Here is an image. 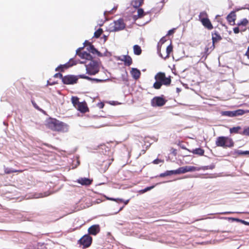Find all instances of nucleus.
<instances>
[{
  "label": "nucleus",
  "mask_w": 249,
  "mask_h": 249,
  "mask_svg": "<svg viewBox=\"0 0 249 249\" xmlns=\"http://www.w3.org/2000/svg\"><path fill=\"white\" fill-rule=\"evenodd\" d=\"M125 25L123 19L120 18L114 22L112 30L114 31H119L123 30L125 28Z\"/></svg>",
  "instance_id": "nucleus-9"
},
{
  "label": "nucleus",
  "mask_w": 249,
  "mask_h": 249,
  "mask_svg": "<svg viewBox=\"0 0 249 249\" xmlns=\"http://www.w3.org/2000/svg\"><path fill=\"white\" fill-rule=\"evenodd\" d=\"M174 29H171V30H170L168 33H167V35L168 36H170V35H172L173 34H174Z\"/></svg>",
  "instance_id": "nucleus-50"
},
{
  "label": "nucleus",
  "mask_w": 249,
  "mask_h": 249,
  "mask_svg": "<svg viewBox=\"0 0 249 249\" xmlns=\"http://www.w3.org/2000/svg\"><path fill=\"white\" fill-rule=\"evenodd\" d=\"M123 209V208H121L120 209V211L122 210Z\"/></svg>",
  "instance_id": "nucleus-57"
},
{
  "label": "nucleus",
  "mask_w": 249,
  "mask_h": 249,
  "mask_svg": "<svg viewBox=\"0 0 249 249\" xmlns=\"http://www.w3.org/2000/svg\"><path fill=\"white\" fill-rule=\"evenodd\" d=\"M201 23L208 30H212L213 28V25L209 18L205 20H203Z\"/></svg>",
  "instance_id": "nucleus-18"
},
{
  "label": "nucleus",
  "mask_w": 249,
  "mask_h": 249,
  "mask_svg": "<svg viewBox=\"0 0 249 249\" xmlns=\"http://www.w3.org/2000/svg\"><path fill=\"white\" fill-rule=\"evenodd\" d=\"M121 60L124 61V65L127 66H129L132 64V59L129 55H124Z\"/></svg>",
  "instance_id": "nucleus-21"
},
{
  "label": "nucleus",
  "mask_w": 249,
  "mask_h": 249,
  "mask_svg": "<svg viewBox=\"0 0 249 249\" xmlns=\"http://www.w3.org/2000/svg\"><path fill=\"white\" fill-rule=\"evenodd\" d=\"M157 50L159 55L164 59L168 58L169 57V55L173 51V46L171 44L168 45L166 48V53L163 55L161 52V46H160L159 44L157 46Z\"/></svg>",
  "instance_id": "nucleus-10"
},
{
  "label": "nucleus",
  "mask_w": 249,
  "mask_h": 249,
  "mask_svg": "<svg viewBox=\"0 0 249 249\" xmlns=\"http://www.w3.org/2000/svg\"><path fill=\"white\" fill-rule=\"evenodd\" d=\"M144 15L143 10L142 8L138 9V18H142Z\"/></svg>",
  "instance_id": "nucleus-39"
},
{
  "label": "nucleus",
  "mask_w": 249,
  "mask_h": 249,
  "mask_svg": "<svg viewBox=\"0 0 249 249\" xmlns=\"http://www.w3.org/2000/svg\"><path fill=\"white\" fill-rule=\"evenodd\" d=\"M180 174L185 173L188 172H192L196 170V167L195 166H186L179 167Z\"/></svg>",
  "instance_id": "nucleus-17"
},
{
  "label": "nucleus",
  "mask_w": 249,
  "mask_h": 249,
  "mask_svg": "<svg viewBox=\"0 0 249 249\" xmlns=\"http://www.w3.org/2000/svg\"><path fill=\"white\" fill-rule=\"evenodd\" d=\"M247 30V28H244V29H241L239 27L237 26V27H234L233 28V31L234 34H237L240 32H244Z\"/></svg>",
  "instance_id": "nucleus-33"
},
{
  "label": "nucleus",
  "mask_w": 249,
  "mask_h": 249,
  "mask_svg": "<svg viewBox=\"0 0 249 249\" xmlns=\"http://www.w3.org/2000/svg\"><path fill=\"white\" fill-rule=\"evenodd\" d=\"M103 29L101 28H99L97 31H96L94 34V37L95 38H98L103 33Z\"/></svg>",
  "instance_id": "nucleus-36"
},
{
  "label": "nucleus",
  "mask_w": 249,
  "mask_h": 249,
  "mask_svg": "<svg viewBox=\"0 0 249 249\" xmlns=\"http://www.w3.org/2000/svg\"><path fill=\"white\" fill-rule=\"evenodd\" d=\"M131 74L134 79L137 80L141 76V71L136 68H132L130 71Z\"/></svg>",
  "instance_id": "nucleus-20"
},
{
  "label": "nucleus",
  "mask_w": 249,
  "mask_h": 249,
  "mask_svg": "<svg viewBox=\"0 0 249 249\" xmlns=\"http://www.w3.org/2000/svg\"><path fill=\"white\" fill-rule=\"evenodd\" d=\"M239 153L241 154H244V155L249 154V151H244V152H240Z\"/></svg>",
  "instance_id": "nucleus-53"
},
{
  "label": "nucleus",
  "mask_w": 249,
  "mask_h": 249,
  "mask_svg": "<svg viewBox=\"0 0 249 249\" xmlns=\"http://www.w3.org/2000/svg\"><path fill=\"white\" fill-rule=\"evenodd\" d=\"M215 48V45L213 43L209 42L205 48V53L207 55Z\"/></svg>",
  "instance_id": "nucleus-22"
},
{
  "label": "nucleus",
  "mask_w": 249,
  "mask_h": 249,
  "mask_svg": "<svg viewBox=\"0 0 249 249\" xmlns=\"http://www.w3.org/2000/svg\"><path fill=\"white\" fill-rule=\"evenodd\" d=\"M32 105L33 106H34V107L37 110H39V111H40L41 112H44V111L41 109L37 105V104H36V103L35 102V101L34 100H32Z\"/></svg>",
  "instance_id": "nucleus-41"
},
{
  "label": "nucleus",
  "mask_w": 249,
  "mask_h": 249,
  "mask_svg": "<svg viewBox=\"0 0 249 249\" xmlns=\"http://www.w3.org/2000/svg\"><path fill=\"white\" fill-rule=\"evenodd\" d=\"M54 77H59L61 78L62 79L63 77L62 76V74L60 73H56L54 75Z\"/></svg>",
  "instance_id": "nucleus-51"
},
{
  "label": "nucleus",
  "mask_w": 249,
  "mask_h": 249,
  "mask_svg": "<svg viewBox=\"0 0 249 249\" xmlns=\"http://www.w3.org/2000/svg\"><path fill=\"white\" fill-rule=\"evenodd\" d=\"M24 170H12L11 169H9L8 168H5L4 169V173L6 174H11V173H16V172H18V173H22L23 172Z\"/></svg>",
  "instance_id": "nucleus-28"
},
{
  "label": "nucleus",
  "mask_w": 249,
  "mask_h": 249,
  "mask_svg": "<svg viewBox=\"0 0 249 249\" xmlns=\"http://www.w3.org/2000/svg\"><path fill=\"white\" fill-rule=\"evenodd\" d=\"M236 15L234 11H231L227 17L226 18L229 23L231 25H235Z\"/></svg>",
  "instance_id": "nucleus-15"
},
{
  "label": "nucleus",
  "mask_w": 249,
  "mask_h": 249,
  "mask_svg": "<svg viewBox=\"0 0 249 249\" xmlns=\"http://www.w3.org/2000/svg\"><path fill=\"white\" fill-rule=\"evenodd\" d=\"M156 80L153 87L156 89H159L162 85L169 86L171 83V76L166 77L165 73L163 72H158L154 77Z\"/></svg>",
  "instance_id": "nucleus-1"
},
{
  "label": "nucleus",
  "mask_w": 249,
  "mask_h": 249,
  "mask_svg": "<svg viewBox=\"0 0 249 249\" xmlns=\"http://www.w3.org/2000/svg\"><path fill=\"white\" fill-rule=\"evenodd\" d=\"M78 79L76 76L68 75L62 78V81L65 84H74L77 82Z\"/></svg>",
  "instance_id": "nucleus-8"
},
{
  "label": "nucleus",
  "mask_w": 249,
  "mask_h": 249,
  "mask_svg": "<svg viewBox=\"0 0 249 249\" xmlns=\"http://www.w3.org/2000/svg\"><path fill=\"white\" fill-rule=\"evenodd\" d=\"M212 43L215 45V44L218 41L222 40V38L219 33L216 31H214L212 33Z\"/></svg>",
  "instance_id": "nucleus-16"
},
{
  "label": "nucleus",
  "mask_w": 249,
  "mask_h": 249,
  "mask_svg": "<svg viewBox=\"0 0 249 249\" xmlns=\"http://www.w3.org/2000/svg\"><path fill=\"white\" fill-rule=\"evenodd\" d=\"M87 73L89 75H95L97 73L100 69L99 65L97 61L91 60L86 65Z\"/></svg>",
  "instance_id": "nucleus-3"
},
{
  "label": "nucleus",
  "mask_w": 249,
  "mask_h": 249,
  "mask_svg": "<svg viewBox=\"0 0 249 249\" xmlns=\"http://www.w3.org/2000/svg\"><path fill=\"white\" fill-rule=\"evenodd\" d=\"M164 221V220H162V219H160V220H157L156 221Z\"/></svg>",
  "instance_id": "nucleus-56"
},
{
  "label": "nucleus",
  "mask_w": 249,
  "mask_h": 249,
  "mask_svg": "<svg viewBox=\"0 0 249 249\" xmlns=\"http://www.w3.org/2000/svg\"><path fill=\"white\" fill-rule=\"evenodd\" d=\"M182 148H184L185 149H187L186 148H184V147H182Z\"/></svg>",
  "instance_id": "nucleus-58"
},
{
  "label": "nucleus",
  "mask_w": 249,
  "mask_h": 249,
  "mask_svg": "<svg viewBox=\"0 0 249 249\" xmlns=\"http://www.w3.org/2000/svg\"><path fill=\"white\" fill-rule=\"evenodd\" d=\"M129 199L126 200H124V201H123V202L124 203V205H127L128 204V203L129 202Z\"/></svg>",
  "instance_id": "nucleus-54"
},
{
  "label": "nucleus",
  "mask_w": 249,
  "mask_h": 249,
  "mask_svg": "<svg viewBox=\"0 0 249 249\" xmlns=\"http://www.w3.org/2000/svg\"><path fill=\"white\" fill-rule=\"evenodd\" d=\"M104 106H105V105L103 102L98 103V105H97L98 107L99 108H103L104 107Z\"/></svg>",
  "instance_id": "nucleus-49"
},
{
  "label": "nucleus",
  "mask_w": 249,
  "mask_h": 249,
  "mask_svg": "<svg viewBox=\"0 0 249 249\" xmlns=\"http://www.w3.org/2000/svg\"><path fill=\"white\" fill-rule=\"evenodd\" d=\"M70 67H70V66H69L68 62H67L66 64H65L64 65H60L59 67H58L55 70L58 71V70H60L61 71H63L65 69H67Z\"/></svg>",
  "instance_id": "nucleus-30"
},
{
  "label": "nucleus",
  "mask_w": 249,
  "mask_h": 249,
  "mask_svg": "<svg viewBox=\"0 0 249 249\" xmlns=\"http://www.w3.org/2000/svg\"><path fill=\"white\" fill-rule=\"evenodd\" d=\"M75 108H76L78 111H79L81 113H86L89 111V109L85 101L80 102L75 107Z\"/></svg>",
  "instance_id": "nucleus-14"
},
{
  "label": "nucleus",
  "mask_w": 249,
  "mask_h": 249,
  "mask_svg": "<svg viewBox=\"0 0 249 249\" xmlns=\"http://www.w3.org/2000/svg\"><path fill=\"white\" fill-rule=\"evenodd\" d=\"M241 129V127L239 126H236V127H233L232 128H231L230 129V132L231 133H239L240 132H242V131H240V130Z\"/></svg>",
  "instance_id": "nucleus-29"
},
{
  "label": "nucleus",
  "mask_w": 249,
  "mask_h": 249,
  "mask_svg": "<svg viewBox=\"0 0 249 249\" xmlns=\"http://www.w3.org/2000/svg\"><path fill=\"white\" fill-rule=\"evenodd\" d=\"M69 130V126L67 124L60 122L54 131L60 132H67Z\"/></svg>",
  "instance_id": "nucleus-13"
},
{
  "label": "nucleus",
  "mask_w": 249,
  "mask_h": 249,
  "mask_svg": "<svg viewBox=\"0 0 249 249\" xmlns=\"http://www.w3.org/2000/svg\"><path fill=\"white\" fill-rule=\"evenodd\" d=\"M68 62L69 64V66H70L71 67L74 65H76L77 63V62L73 58L70 59L69 61Z\"/></svg>",
  "instance_id": "nucleus-40"
},
{
  "label": "nucleus",
  "mask_w": 249,
  "mask_h": 249,
  "mask_svg": "<svg viewBox=\"0 0 249 249\" xmlns=\"http://www.w3.org/2000/svg\"><path fill=\"white\" fill-rule=\"evenodd\" d=\"M92 242V238L89 234L84 235L78 241V244L82 246L83 249L89 248Z\"/></svg>",
  "instance_id": "nucleus-5"
},
{
  "label": "nucleus",
  "mask_w": 249,
  "mask_h": 249,
  "mask_svg": "<svg viewBox=\"0 0 249 249\" xmlns=\"http://www.w3.org/2000/svg\"><path fill=\"white\" fill-rule=\"evenodd\" d=\"M108 200L115 201L117 203H122L124 201V199L121 198H108Z\"/></svg>",
  "instance_id": "nucleus-43"
},
{
  "label": "nucleus",
  "mask_w": 249,
  "mask_h": 249,
  "mask_svg": "<svg viewBox=\"0 0 249 249\" xmlns=\"http://www.w3.org/2000/svg\"><path fill=\"white\" fill-rule=\"evenodd\" d=\"M169 175H168V171H166L164 173H161L159 177H161V178H163V177H165L166 176H168Z\"/></svg>",
  "instance_id": "nucleus-48"
},
{
  "label": "nucleus",
  "mask_w": 249,
  "mask_h": 249,
  "mask_svg": "<svg viewBox=\"0 0 249 249\" xmlns=\"http://www.w3.org/2000/svg\"><path fill=\"white\" fill-rule=\"evenodd\" d=\"M234 142L232 139L228 137L220 136L216 138L215 144L217 146L224 148H231L233 146Z\"/></svg>",
  "instance_id": "nucleus-2"
},
{
  "label": "nucleus",
  "mask_w": 249,
  "mask_h": 249,
  "mask_svg": "<svg viewBox=\"0 0 249 249\" xmlns=\"http://www.w3.org/2000/svg\"><path fill=\"white\" fill-rule=\"evenodd\" d=\"M80 77L83 78V79H88V80H92L95 81L97 82H100L104 81V80H101V79H97V78L91 79L90 77H89V76L85 75L84 74L80 75Z\"/></svg>",
  "instance_id": "nucleus-35"
},
{
  "label": "nucleus",
  "mask_w": 249,
  "mask_h": 249,
  "mask_svg": "<svg viewBox=\"0 0 249 249\" xmlns=\"http://www.w3.org/2000/svg\"><path fill=\"white\" fill-rule=\"evenodd\" d=\"M221 114L222 116H228L230 117H233V111H221Z\"/></svg>",
  "instance_id": "nucleus-31"
},
{
  "label": "nucleus",
  "mask_w": 249,
  "mask_h": 249,
  "mask_svg": "<svg viewBox=\"0 0 249 249\" xmlns=\"http://www.w3.org/2000/svg\"><path fill=\"white\" fill-rule=\"evenodd\" d=\"M188 150L194 154L198 155L200 156H203L204 154V150L201 148H197L195 149H193L192 151L188 149Z\"/></svg>",
  "instance_id": "nucleus-24"
},
{
  "label": "nucleus",
  "mask_w": 249,
  "mask_h": 249,
  "mask_svg": "<svg viewBox=\"0 0 249 249\" xmlns=\"http://www.w3.org/2000/svg\"><path fill=\"white\" fill-rule=\"evenodd\" d=\"M170 152H171V153L174 156H177V149L172 147L170 149Z\"/></svg>",
  "instance_id": "nucleus-46"
},
{
  "label": "nucleus",
  "mask_w": 249,
  "mask_h": 249,
  "mask_svg": "<svg viewBox=\"0 0 249 249\" xmlns=\"http://www.w3.org/2000/svg\"><path fill=\"white\" fill-rule=\"evenodd\" d=\"M60 122L56 119L50 118L47 121L46 126L54 131Z\"/></svg>",
  "instance_id": "nucleus-7"
},
{
  "label": "nucleus",
  "mask_w": 249,
  "mask_h": 249,
  "mask_svg": "<svg viewBox=\"0 0 249 249\" xmlns=\"http://www.w3.org/2000/svg\"><path fill=\"white\" fill-rule=\"evenodd\" d=\"M89 235H96L100 231V226L98 224L93 225L88 229Z\"/></svg>",
  "instance_id": "nucleus-12"
},
{
  "label": "nucleus",
  "mask_w": 249,
  "mask_h": 249,
  "mask_svg": "<svg viewBox=\"0 0 249 249\" xmlns=\"http://www.w3.org/2000/svg\"><path fill=\"white\" fill-rule=\"evenodd\" d=\"M84 45L86 46L87 44L89 45V46L87 48V49L89 52V53H92V54H97L98 56H102L101 53L99 52L97 50H96L94 46L91 44L90 42L88 41H85L84 43Z\"/></svg>",
  "instance_id": "nucleus-11"
},
{
  "label": "nucleus",
  "mask_w": 249,
  "mask_h": 249,
  "mask_svg": "<svg viewBox=\"0 0 249 249\" xmlns=\"http://www.w3.org/2000/svg\"><path fill=\"white\" fill-rule=\"evenodd\" d=\"M229 219H231L233 221H241L243 223H244L246 225H249V223L246 222V221H245L244 220H239V219L238 218H229Z\"/></svg>",
  "instance_id": "nucleus-45"
},
{
  "label": "nucleus",
  "mask_w": 249,
  "mask_h": 249,
  "mask_svg": "<svg viewBox=\"0 0 249 249\" xmlns=\"http://www.w3.org/2000/svg\"><path fill=\"white\" fill-rule=\"evenodd\" d=\"M166 41V38H165V37H162V38L160 39V42L158 43V45L159 44V45H160V44H161V45H162V44H163V43H164Z\"/></svg>",
  "instance_id": "nucleus-47"
},
{
  "label": "nucleus",
  "mask_w": 249,
  "mask_h": 249,
  "mask_svg": "<svg viewBox=\"0 0 249 249\" xmlns=\"http://www.w3.org/2000/svg\"><path fill=\"white\" fill-rule=\"evenodd\" d=\"M233 117H235L243 115L245 113V111L243 109H239L235 111H233Z\"/></svg>",
  "instance_id": "nucleus-34"
},
{
  "label": "nucleus",
  "mask_w": 249,
  "mask_h": 249,
  "mask_svg": "<svg viewBox=\"0 0 249 249\" xmlns=\"http://www.w3.org/2000/svg\"><path fill=\"white\" fill-rule=\"evenodd\" d=\"M92 182V180L86 178H80L77 181V182L81 184V185L86 186L90 185Z\"/></svg>",
  "instance_id": "nucleus-19"
},
{
  "label": "nucleus",
  "mask_w": 249,
  "mask_h": 249,
  "mask_svg": "<svg viewBox=\"0 0 249 249\" xmlns=\"http://www.w3.org/2000/svg\"><path fill=\"white\" fill-rule=\"evenodd\" d=\"M209 18L207 12L205 11L201 12L198 15V20L201 22L203 20H205Z\"/></svg>",
  "instance_id": "nucleus-25"
},
{
  "label": "nucleus",
  "mask_w": 249,
  "mask_h": 249,
  "mask_svg": "<svg viewBox=\"0 0 249 249\" xmlns=\"http://www.w3.org/2000/svg\"><path fill=\"white\" fill-rule=\"evenodd\" d=\"M144 0H134L131 2L132 5L135 8H139L143 3Z\"/></svg>",
  "instance_id": "nucleus-26"
},
{
  "label": "nucleus",
  "mask_w": 249,
  "mask_h": 249,
  "mask_svg": "<svg viewBox=\"0 0 249 249\" xmlns=\"http://www.w3.org/2000/svg\"><path fill=\"white\" fill-rule=\"evenodd\" d=\"M249 23V20L247 18H245L239 21L236 25L241 29H244V28H246V26L248 25Z\"/></svg>",
  "instance_id": "nucleus-23"
},
{
  "label": "nucleus",
  "mask_w": 249,
  "mask_h": 249,
  "mask_svg": "<svg viewBox=\"0 0 249 249\" xmlns=\"http://www.w3.org/2000/svg\"><path fill=\"white\" fill-rule=\"evenodd\" d=\"M240 134L242 135L249 136V127L245 128L242 132H240Z\"/></svg>",
  "instance_id": "nucleus-38"
},
{
  "label": "nucleus",
  "mask_w": 249,
  "mask_h": 249,
  "mask_svg": "<svg viewBox=\"0 0 249 249\" xmlns=\"http://www.w3.org/2000/svg\"><path fill=\"white\" fill-rule=\"evenodd\" d=\"M83 49V47L79 48L76 51V54L79 56L82 59H85L90 61L93 59L92 55L87 52L81 51Z\"/></svg>",
  "instance_id": "nucleus-6"
},
{
  "label": "nucleus",
  "mask_w": 249,
  "mask_h": 249,
  "mask_svg": "<svg viewBox=\"0 0 249 249\" xmlns=\"http://www.w3.org/2000/svg\"><path fill=\"white\" fill-rule=\"evenodd\" d=\"M169 176L172 175L180 174V171L179 168L175 170L168 171Z\"/></svg>",
  "instance_id": "nucleus-37"
},
{
  "label": "nucleus",
  "mask_w": 249,
  "mask_h": 249,
  "mask_svg": "<svg viewBox=\"0 0 249 249\" xmlns=\"http://www.w3.org/2000/svg\"><path fill=\"white\" fill-rule=\"evenodd\" d=\"M155 96L151 100V105L154 107L163 106L166 103L167 100L163 97Z\"/></svg>",
  "instance_id": "nucleus-4"
},
{
  "label": "nucleus",
  "mask_w": 249,
  "mask_h": 249,
  "mask_svg": "<svg viewBox=\"0 0 249 249\" xmlns=\"http://www.w3.org/2000/svg\"><path fill=\"white\" fill-rule=\"evenodd\" d=\"M154 187V186L147 187L144 188V189H142V190H141V191H140V192L142 194L146 192L147 191L151 190Z\"/></svg>",
  "instance_id": "nucleus-42"
},
{
  "label": "nucleus",
  "mask_w": 249,
  "mask_h": 249,
  "mask_svg": "<svg viewBox=\"0 0 249 249\" xmlns=\"http://www.w3.org/2000/svg\"><path fill=\"white\" fill-rule=\"evenodd\" d=\"M133 51L135 54L139 55L142 53V49L138 45H135L133 46Z\"/></svg>",
  "instance_id": "nucleus-27"
},
{
  "label": "nucleus",
  "mask_w": 249,
  "mask_h": 249,
  "mask_svg": "<svg viewBox=\"0 0 249 249\" xmlns=\"http://www.w3.org/2000/svg\"><path fill=\"white\" fill-rule=\"evenodd\" d=\"M245 55L247 56V58L249 59V46L248 48Z\"/></svg>",
  "instance_id": "nucleus-52"
},
{
  "label": "nucleus",
  "mask_w": 249,
  "mask_h": 249,
  "mask_svg": "<svg viewBox=\"0 0 249 249\" xmlns=\"http://www.w3.org/2000/svg\"><path fill=\"white\" fill-rule=\"evenodd\" d=\"M231 213L230 212H225V213H222V214H227V213Z\"/></svg>",
  "instance_id": "nucleus-55"
},
{
  "label": "nucleus",
  "mask_w": 249,
  "mask_h": 249,
  "mask_svg": "<svg viewBox=\"0 0 249 249\" xmlns=\"http://www.w3.org/2000/svg\"><path fill=\"white\" fill-rule=\"evenodd\" d=\"M164 162V160H160V159H155V160H154L152 162L153 163L155 164H159L160 163H163Z\"/></svg>",
  "instance_id": "nucleus-44"
},
{
  "label": "nucleus",
  "mask_w": 249,
  "mask_h": 249,
  "mask_svg": "<svg viewBox=\"0 0 249 249\" xmlns=\"http://www.w3.org/2000/svg\"><path fill=\"white\" fill-rule=\"evenodd\" d=\"M71 100L72 104L75 107L80 103L79 101V98L76 96H72Z\"/></svg>",
  "instance_id": "nucleus-32"
}]
</instances>
